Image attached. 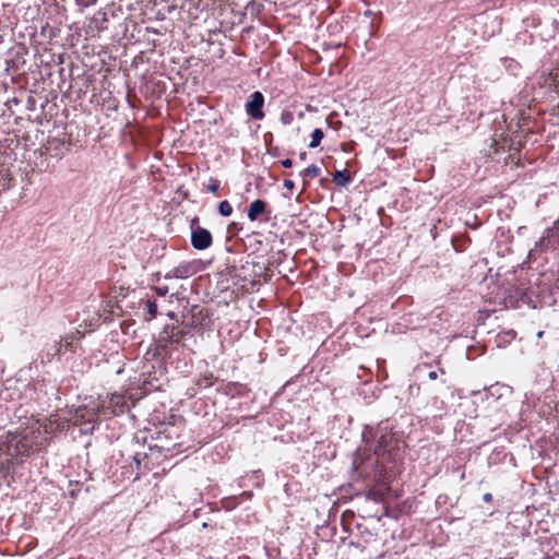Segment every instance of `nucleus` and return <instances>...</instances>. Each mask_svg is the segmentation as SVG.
<instances>
[{"instance_id": "nucleus-1", "label": "nucleus", "mask_w": 559, "mask_h": 559, "mask_svg": "<svg viewBox=\"0 0 559 559\" xmlns=\"http://www.w3.org/2000/svg\"><path fill=\"white\" fill-rule=\"evenodd\" d=\"M37 437H34V442L29 440V435L19 437L17 435L8 433L5 441L0 444V452L8 456L11 463H20L24 456H27L33 444H40Z\"/></svg>"}, {"instance_id": "nucleus-15", "label": "nucleus", "mask_w": 559, "mask_h": 559, "mask_svg": "<svg viewBox=\"0 0 559 559\" xmlns=\"http://www.w3.org/2000/svg\"><path fill=\"white\" fill-rule=\"evenodd\" d=\"M280 120L284 126H288L293 122L294 115L293 112L285 110L281 114Z\"/></svg>"}, {"instance_id": "nucleus-12", "label": "nucleus", "mask_w": 559, "mask_h": 559, "mask_svg": "<svg viewBox=\"0 0 559 559\" xmlns=\"http://www.w3.org/2000/svg\"><path fill=\"white\" fill-rule=\"evenodd\" d=\"M218 212L222 216L228 217L233 213V206L227 200H224L218 204Z\"/></svg>"}, {"instance_id": "nucleus-19", "label": "nucleus", "mask_w": 559, "mask_h": 559, "mask_svg": "<svg viewBox=\"0 0 559 559\" xmlns=\"http://www.w3.org/2000/svg\"><path fill=\"white\" fill-rule=\"evenodd\" d=\"M281 164H282V166H283V167H285V168H289V167H292V166H293V160H292V159H289V158H286V159H283V160L281 162Z\"/></svg>"}, {"instance_id": "nucleus-9", "label": "nucleus", "mask_w": 559, "mask_h": 559, "mask_svg": "<svg viewBox=\"0 0 559 559\" xmlns=\"http://www.w3.org/2000/svg\"><path fill=\"white\" fill-rule=\"evenodd\" d=\"M333 179L337 186L344 187L349 182L350 176L346 170H338L334 174Z\"/></svg>"}, {"instance_id": "nucleus-14", "label": "nucleus", "mask_w": 559, "mask_h": 559, "mask_svg": "<svg viewBox=\"0 0 559 559\" xmlns=\"http://www.w3.org/2000/svg\"><path fill=\"white\" fill-rule=\"evenodd\" d=\"M146 312L150 316V319H153L157 314V304L153 300L146 301Z\"/></svg>"}, {"instance_id": "nucleus-23", "label": "nucleus", "mask_w": 559, "mask_h": 559, "mask_svg": "<svg viewBox=\"0 0 559 559\" xmlns=\"http://www.w3.org/2000/svg\"><path fill=\"white\" fill-rule=\"evenodd\" d=\"M484 499H485L486 501H490V499H491V495H490V493H486V495L484 496Z\"/></svg>"}, {"instance_id": "nucleus-22", "label": "nucleus", "mask_w": 559, "mask_h": 559, "mask_svg": "<svg viewBox=\"0 0 559 559\" xmlns=\"http://www.w3.org/2000/svg\"><path fill=\"white\" fill-rule=\"evenodd\" d=\"M364 15L367 16V17H371V16H373L376 14L371 10H366Z\"/></svg>"}, {"instance_id": "nucleus-16", "label": "nucleus", "mask_w": 559, "mask_h": 559, "mask_svg": "<svg viewBox=\"0 0 559 559\" xmlns=\"http://www.w3.org/2000/svg\"><path fill=\"white\" fill-rule=\"evenodd\" d=\"M122 401H123L122 395L112 394L111 397H110V405L118 406V405H120L122 403Z\"/></svg>"}, {"instance_id": "nucleus-7", "label": "nucleus", "mask_w": 559, "mask_h": 559, "mask_svg": "<svg viewBox=\"0 0 559 559\" xmlns=\"http://www.w3.org/2000/svg\"><path fill=\"white\" fill-rule=\"evenodd\" d=\"M266 203L263 200H254L247 212V216L251 222H254L260 215L265 212Z\"/></svg>"}, {"instance_id": "nucleus-11", "label": "nucleus", "mask_w": 559, "mask_h": 559, "mask_svg": "<svg viewBox=\"0 0 559 559\" xmlns=\"http://www.w3.org/2000/svg\"><path fill=\"white\" fill-rule=\"evenodd\" d=\"M73 340H74V336H67L64 340H62L59 343H57L55 345V347H56L55 353L56 354L61 353L62 348H64V349H72V342H73Z\"/></svg>"}, {"instance_id": "nucleus-17", "label": "nucleus", "mask_w": 559, "mask_h": 559, "mask_svg": "<svg viewBox=\"0 0 559 559\" xmlns=\"http://www.w3.org/2000/svg\"><path fill=\"white\" fill-rule=\"evenodd\" d=\"M154 290L156 292V294H157L158 296L164 297V296H166V295H167V293H168V287H167V286L154 287Z\"/></svg>"}, {"instance_id": "nucleus-20", "label": "nucleus", "mask_w": 559, "mask_h": 559, "mask_svg": "<svg viewBox=\"0 0 559 559\" xmlns=\"http://www.w3.org/2000/svg\"><path fill=\"white\" fill-rule=\"evenodd\" d=\"M219 188V183L218 182H214L212 185L209 186V190L213 193H215Z\"/></svg>"}, {"instance_id": "nucleus-5", "label": "nucleus", "mask_w": 559, "mask_h": 559, "mask_svg": "<svg viewBox=\"0 0 559 559\" xmlns=\"http://www.w3.org/2000/svg\"><path fill=\"white\" fill-rule=\"evenodd\" d=\"M198 269L195 265V262H181L174 269L169 270L165 274V280H173V278H180L185 280L188 278L197 273Z\"/></svg>"}, {"instance_id": "nucleus-2", "label": "nucleus", "mask_w": 559, "mask_h": 559, "mask_svg": "<svg viewBox=\"0 0 559 559\" xmlns=\"http://www.w3.org/2000/svg\"><path fill=\"white\" fill-rule=\"evenodd\" d=\"M183 336L182 330H177L173 325H165L155 344L153 357H164L168 354V349L173 344H177Z\"/></svg>"}, {"instance_id": "nucleus-13", "label": "nucleus", "mask_w": 559, "mask_h": 559, "mask_svg": "<svg viewBox=\"0 0 559 559\" xmlns=\"http://www.w3.org/2000/svg\"><path fill=\"white\" fill-rule=\"evenodd\" d=\"M62 428H64V423H57V420L52 419H50L49 423L44 425V430L46 433H50Z\"/></svg>"}, {"instance_id": "nucleus-24", "label": "nucleus", "mask_w": 559, "mask_h": 559, "mask_svg": "<svg viewBox=\"0 0 559 559\" xmlns=\"http://www.w3.org/2000/svg\"><path fill=\"white\" fill-rule=\"evenodd\" d=\"M299 157L301 160H304L306 158V153H301Z\"/></svg>"}, {"instance_id": "nucleus-3", "label": "nucleus", "mask_w": 559, "mask_h": 559, "mask_svg": "<svg viewBox=\"0 0 559 559\" xmlns=\"http://www.w3.org/2000/svg\"><path fill=\"white\" fill-rule=\"evenodd\" d=\"M264 105V96L261 92L255 91L250 95L249 100L246 103V112L253 120H261L264 117V112L262 110Z\"/></svg>"}, {"instance_id": "nucleus-6", "label": "nucleus", "mask_w": 559, "mask_h": 559, "mask_svg": "<svg viewBox=\"0 0 559 559\" xmlns=\"http://www.w3.org/2000/svg\"><path fill=\"white\" fill-rule=\"evenodd\" d=\"M393 437L389 433H381L377 445L374 448V453L379 457H383L386 453H390L391 449L393 448Z\"/></svg>"}, {"instance_id": "nucleus-10", "label": "nucleus", "mask_w": 559, "mask_h": 559, "mask_svg": "<svg viewBox=\"0 0 559 559\" xmlns=\"http://www.w3.org/2000/svg\"><path fill=\"white\" fill-rule=\"evenodd\" d=\"M324 136V133L321 129L317 128L313 130L311 134V141L309 143L310 148H316L320 145V142L322 141Z\"/></svg>"}, {"instance_id": "nucleus-18", "label": "nucleus", "mask_w": 559, "mask_h": 559, "mask_svg": "<svg viewBox=\"0 0 559 559\" xmlns=\"http://www.w3.org/2000/svg\"><path fill=\"white\" fill-rule=\"evenodd\" d=\"M284 187L288 190H293L295 188V183L294 181L286 179L284 181Z\"/></svg>"}, {"instance_id": "nucleus-21", "label": "nucleus", "mask_w": 559, "mask_h": 559, "mask_svg": "<svg viewBox=\"0 0 559 559\" xmlns=\"http://www.w3.org/2000/svg\"><path fill=\"white\" fill-rule=\"evenodd\" d=\"M428 378H429L430 380H436V379L438 378V373H437V371H430V372L428 373Z\"/></svg>"}, {"instance_id": "nucleus-4", "label": "nucleus", "mask_w": 559, "mask_h": 559, "mask_svg": "<svg viewBox=\"0 0 559 559\" xmlns=\"http://www.w3.org/2000/svg\"><path fill=\"white\" fill-rule=\"evenodd\" d=\"M213 238L211 233L203 227L192 228L191 245L197 250H205L212 245Z\"/></svg>"}, {"instance_id": "nucleus-8", "label": "nucleus", "mask_w": 559, "mask_h": 559, "mask_svg": "<svg viewBox=\"0 0 559 559\" xmlns=\"http://www.w3.org/2000/svg\"><path fill=\"white\" fill-rule=\"evenodd\" d=\"M320 175V168L312 164L306 167L301 173L300 176L304 179V182H306L307 179H313Z\"/></svg>"}]
</instances>
